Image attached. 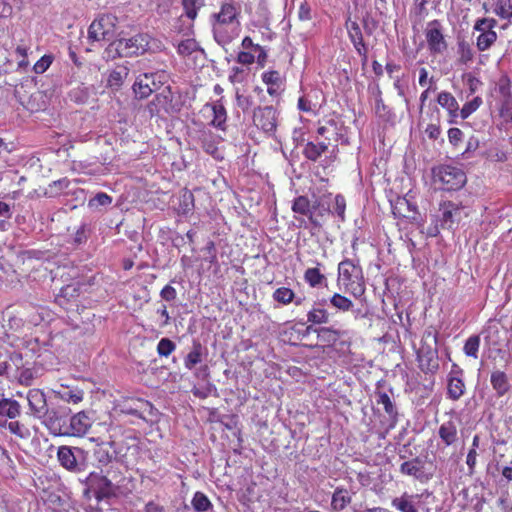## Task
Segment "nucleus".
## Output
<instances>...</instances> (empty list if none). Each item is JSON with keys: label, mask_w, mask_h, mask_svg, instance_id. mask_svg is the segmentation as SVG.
I'll list each match as a JSON object with an SVG mask.
<instances>
[{"label": "nucleus", "mask_w": 512, "mask_h": 512, "mask_svg": "<svg viewBox=\"0 0 512 512\" xmlns=\"http://www.w3.org/2000/svg\"><path fill=\"white\" fill-rule=\"evenodd\" d=\"M239 14L240 6L236 1L224 0L220 11L211 15L213 35L218 44L226 45L232 41V36L226 33L225 26L238 23Z\"/></svg>", "instance_id": "nucleus-1"}, {"label": "nucleus", "mask_w": 512, "mask_h": 512, "mask_svg": "<svg viewBox=\"0 0 512 512\" xmlns=\"http://www.w3.org/2000/svg\"><path fill=\"white\" fill-rule=\"evenodd\" d=\"M337 283L355 298H360L365 293L362 268L350 259L339 263Z\"/></svg>", "instance_id": "nucleus-2"}, {"label": "nucleus", "mask_w": 512, "mask_h": 512, "mask_svg": "<svg viewBox=\"0 0 512 512\" xmlns=\"http://www.w3.org/2000/svg\"><path fill=\"white\" fill-rule=\"evenodd\" d=\"M149 50H151V37L148 34H137L128 39L112 42L106 53L108 57H132L144 54Z\"/></svg>", "instance_id": "nucleus-3"}, {"label": "nucleus", "mask_w": 512, "mask_h": 512, "mask_svg": "<svg viewBox=\"0 0 512 512\" xmlns=\"http://www.w3.org/2000/svg\"><path fill=\"white\" fill-rule=\"evenodd\" d=\"M417 357L419 367L423 372L434 373L438 370L437 333L433 329L429 328L424 331Z\"/></svg>", "instance_id": "nucleus-4"}, {"label": "nucleus", "mask_w": 512, "mask_h": 512, "mask_svg": "<svg viewBox=\"0 0 512 512\" xmlns=\"http://www.w3.org/2000/svg\"><path fill=\"white\" fill-rule=\"evenodd\" d=\"M168 78L169 76L165 71L144 73L136 78L133 84V92L140 99L147 98L160 89L168 81Z\"/></svg>", "instance_id": "nucleus-5"}, {"label": "nucleus", "mask_w": 512, "mask_h": 512, "mask_svg": "<svg viewBox=\"0 0 512 512\" xmlns=\"http://www.w3.org/2000/svg\"><path fill=\"white\" fill-rule=\"evenodd\" d=\"M498 21L492 17L478 18L473 26V30L478 32L476 38V47L480 52H484L492 47L496 42L498 35L495 31Z\"/></svg>", "instance_id": "nucleus-6"}, {"label": "nucleus", "mask_w": 512, "mask_h": 512, "mask_svg": "<svg viewBox=\"0 0 512 512\" xmlns=\"http://www.w3.org/2000/svg\"><path fill=\"white\" fill-rule=\"evenodd\" d=\"M424 33L428 50L432 55H441L447 50L448 43L444 36L443 25L440 21L433 20L428 22Z\"/></svg>", "instance_id": "nucleus-7"}, {"label": "nucleus", "mask_w": 512, "mask_h": 512, "mask_svg": "<svg viewBox=\"0 0 512 512\" xmlns=\"http://www.w3.org/2000/svg\"><path fill=\"white\" fill-rule=\"evenodd\" d=\"M88 490L93 492L97 501L116 496L117 487L107 476L97 472H91L86 478Z\"/></svg>", "instance_id": "nucleus-8"}, {"label": "nucleus", "mask_w": 512, "mask_h": 512, "mask_svg": "<svg viewBox=\"0 0 512 512\" xmlns=\"http://www.w3.org/2000/svg\"><path fill=\"white\" fill-rule=\"evenodd\" d=\"M435 177L442 184V189L447 191L458 190L466 183L463 170L449 165L439 167Z\"/></svg>", "instance_id": "nucleus-9"}, {"label": "nucleus", "mask_w": 512, "mask_h": 512, "mask_svg": "<svg viewBox=\"0 0 512 512\" xmlns=\"http://www.w3.org/2000/svg\"><path fill=\"white\" fill-rule=\"evenodd\" d=\"M116 17L105 14L95 19L88 30L89 38L93 41H110L115 34Z\"/></svg>", "instance_id": "nucleus-10"}, {"label": "nucleus", "mask_w": 512, "mask_h": 512, "mask_svg": "<svg viewBox=\"0 0 512 512\" xmlns=\"http://www.w3.org/2000/svg\"><path fill=\"white\" fill-rule=\"evenodd\" d=\"M119 411L121 414L132 415L139 419L146 420L147 416L154 414L155 408L149 401L136 398L125 400L119 404Z\"/></svg>", "instance_id": "nucleus-11"}, {"label": "nucleus", "mask_w": 512, "mask_h": 512, "mask_svg": "<svg viewBox=\"0 0 512 512\" xmlns=\"http://www.w3.org/2000/svg\"><path fill=\"white\" fill-rule=\"evenodd\" d=\"M41 419L52 435L65 436L68 423L65 411L48 408L47 413Z\"/></svg>", "instance_id": "nucleus-12"}, {"label": "nucleus", "mask_w": 512, "mask_h": 512, "mask_svg": "<svg viewBox=\"0 0 512 512\" xmlns=\"http://www.w3.org/2000/svg\"><path fill=\"white\" fill-rule=\"evenodd\" d=\"M254 124L267 134H273L277 127V113L272 106L260 107L254 111Z\"/></svg>", "instance_id": "nucleus-13"}, {"label": "nucleus", "mask_w": 512, "mask_h": 512, "mask_svg": "<svg viewBox=\"0 0 512 512\" xmlns=\"http://www.w3.org/2000/svg\"><path fill=\"white\" fill-rule=\"evenodd\" d=\"M92 425V420L84 411L73 415L67 423L65 436H84Z\"/></svg>", "instance_id": "nucleus-14"}, {"label": "nucleus", "mask_w": 512, "mask_h": 512, "mask_svg": "<svg viewBox=\"0 0 512 512\" xmlns=\"http://www.w3.org/2000/svg\"><path fill=\"white\" fill-rule=\"evenodd\" d=\"M441 211V227L445 229H452L453 226L460 222L462 215L464 214L463 208L453 202H444L440 205Z\"/></svg>", "instance_id": "nucleus-15"}, {"label": "nucleus", "mask_w": 512, "mask_h": 512, "mask_svg": "<svg viewBox=\"0 0 512 512\" xmlns=\"http://www.w3.org/2000/svg\"><path fill=\"white\" fill-rule=\"evenodd\" d=\"M29 414L35 418H42L47 413L48 405L44 392L40 389H30L27 392Z\"/></svg>", "instance_id": "nucleus-16"}, {"label": "nucleus", "mask_w": 512, "mask_h": 512, "mask_svg": "<svg viewBox=\"0 0 512 512\" xmlns=\"http://www.w3.org/2000/svg\"><path fill=\"white\" fill-rule=\"evenodd\" d=\"M80 453V448L70 446H60L57 451V460L60 465L70 472H80L82 469L77 461L75 453Z\"/></svg>", "instance_id": "nucleus-17"}, {"label": "nucleus", "mask_w": 512, "mask_h": 512, "mask_svg": "<svg viewBox=\"0 0 512 512\" xmlns=\"http://www.w3.org/2000/svg\"><path fill=\"white\" fill-rule=\"evenodd\" d=\"M392 212L395 217L405 218L411 222H418L419 214L417 208L406 198H398L392 205Z\"/></svg>", "instance_id": "nucleus-18"}, {"label": "nucleus", "mask_w": 512, "mask_h": 512, "mask_svg": "<svg viewBox=\"0 0 512 512\" xmlns=\"http://www.w3.org/2000/svg\"><path fill=\"white\" fill-rule=\"evenodd\" d=\"M261 78L267 85V92L270 96H278L284 90L283 78L279 71H266L262 74Z\"/></svg>", "instance_id": "nucleus-19"}, {"label": "nucleus", "mask_w": 512, "mask_h": 512, "mask_svg": "<svg viewBox=\"0 0 512 512\" xmlns=\"http://www.w3.org/2000/svg\"><path fill=\"white\" fill-rule=\"evenodd\" d=\"M437 103L445 110L450 116V123H455L459 117V104L456 98L447 91H442L437 96Z\"/></svg>", "instance_id": "nucleus-20"}, {"label": "nucleus", "mask_w": 512, "mask_h": 512, "mask_svg": "<svg viewBox=\"0 0 512 512\" xmlns=\"http://www.w3.org/2000/svg\"><path fill=\"white\" fill-rule=\"evenodd\" d=\"M438 435L446 446L455 444L458 440V429L454 421L449 420L440 425Z\"/></svg>", "instance_id": "nucleus-21"}, {"label": "nucleus", "mask_w": 512, "mask_h": 512, "mask_svg": "<svg viewBox=\"0 0 512 512\" xmlns=\"http://www.w3.org/2000/svg\"><path fill=\"white\" fill-rule=\"evenodd\" d=\"M400 472L407 476H412L417 480H423V462L419 458H413L400 465Z\"/></svg>", "instance_id": "nucleus-22"}, {"label": "nucleus", "mask_w": 512, "mask_h": 512, "mask_svg": "<svg viewBox=\"0 0 512 512\" xmlns=\"http://www.w3.org/2000/svg\"><path fill=\"white\" fill-rule=\"evenodd\" d=\"M348 34L351 42L353 43L357 53L361 56H365L367 53L366 46L364 44L362 31L360 26L356 22H351L348 26Z\"/></svg>", "instance_id": "nucleus-23"}, {"label": "nucleus", "mask_w": 512, "mask_h": 512, "mask_svg": "<svg viewBox=\"0 0 512 512\" xmlns=\"http://www.w3.org/2000/svg\"><path fill=\"white\" fill-rule=\"evenodd\" d=\"M491 11L501 20L512 21V0H493Z\"/></svg>", "instance_id": "nucleus-24"}, {"label": "nucleus", "mask_w": 512, "mask_h": 512, "mask_svg": "<svg viewBox=\"0 0 512 512\" xmlns=\"http://www.w3.org/2000/svg\"><path fill=\"white\" fill-rule=\"evenodd\" d=\"M490 381L498 397L504 396L510 389L508 377L503 371L492 372Z\"/></svg>", "instance_id": "nucleus-25"}, {"label": "nucleus", "mask_w": 512, "mask_h": 512, "mask_svg": "<svg viewBox=\"0 0 512 512\" xmlns=\"http://www.w3.org/2000/svg\"><path fill=\"white\" fill-rule=\"evenodd\" d=\"M417 496L410 495L407 492L403 493L400 497L392 499L391 505L393 508L400 512H418L414 503V498Z\"/></svg>", "instance_id": "nucleus-26"}, {"label": "nucleus", "mask_w": 512, "mask_h": 512, "mask_svg": "<svg viewBox=\"0 0 512 512\" xmlns=\"http://www.w3.org/2000/svg\"><path fill=\"white\" fill-rule=\"evenodd\" d=\"M21 413V405L18 401L10 398H2L0 400V416L9 419L17 418Z\"/></svg>", "instance_id": "nucleus-27"}, {"label": "nucleus", "mask_w": 512, "mask_h": 512, "mask_svg": "<svg viewBox=\"0 0 512 512\" xmlns=\"http://www.w3.org/2000/svg\"><path fill=\"white\" fill-rule=\"evenodd\" d=\"M457 61L462 65H468L474 59L475 52L472 45L466 40L457 42Z\"/></svg>", "instance_id": "nucleus-28"}, {"label": "nucleus", "mask_w": 512, "mask_h": 512, "mask_svg": "<svg viewBox=\"0 0 512 512\" xmlns=\"http://www.w3.org/2000/svg\"><path fill=\"white\" fill-rule=\"evenodd\" d=\"M317 133L325 138V142L330 145L331 141L338 139L337 122L333 119L327 120L324 124L319 125Z\"/></svg>", "instance_id": "nucleus-29"}, {"label": "nucleus", "mask_w": 512, "mask_h": 512, "mask_svg": "<svg viewBox=\"0 0 512 512\" xmlns=\"http://www.w3.org/2000/svg\"><path fill=\"white\" fill-rule=\"evenodd\" d=\"M304 280L312 288H318L327 283L326 276L318 267L308 268L304 273Z\"/></svg>", "instance_id": "nucleus-30"}, {"label": "nucleus", "mask_w": 512, "mask_h": 512, "mask_svg": "<svg viewBox=\"0 0 512 512\" xmlns=\"http://www.w3.org/2000/svg\"><path fill=\"white\" fill-rule=\"evenodd\" d=\"M327 149L328 143L325 141L318 143L308 142L303 149V154L307 159L317 161Z\"/></svg>", "instance_id": "nucleus-31"}, {"label": "nucleus", "mask_w": 512, "mask_h": 512, "mask_svg": "<svg viewBox=\"0 0 512 512\" xmlns=\"http://www.w3.org/2000/svg\"><path fill=\"white\" fill-rule=\"evenodd\" d=\"M206 107L210 108L213 113L211 124L219 129H224L227 117L226 109L224 106L219 101H217L213 104H207Z\"/></svg>", "instance_id": "nucleus-32"}, {"label": "nucleus", "mask_w": 512, "mask_h": 512, "mask_svg": "<svg viewBox=\"0 0 512 512\" xmlns=\"http://www.w3.org/2000/svg\"><path fill=\"white\" fill-rule=\"evenodd\" d=\"M203 347L200 342H193L191 351L184 359V365L187 369H193L197 364L202 362Z\"/></svg>", "instance_id": "nucleus-33"}, {"label": "nucleus", "mask_w": 512, "mask_h": 512, "mask_svg": "<svg viewBox=\"0 0 512 512\" xmlns=\"http://www.w3.org/2000/svg\"><path fill=\"white\" fill-rule=\"evenodd\" d=\"M0 425L8 429L10 433L14 434L20 439L27 440L31 437L30 429L19 421L7 422V420H5L4 423H1Z\"/></svg>", "instance_id": "nucleus-34"}, {"label": "nucleus", "mask_w": 512, "mask_h": 512, "mask_svg": "<svg viewBox=\"0 0 512 512\" xmlns=\"http://www.w3.org/2000/svg\"><path fill=\"white\" fill-rule=\"evenodd\" d=\"M351 502V497L349 496V493L344 488H337L333 495H332V501L331 506L333 510L335 511H342L346 508V506Z\"/></svg>", "instance_id": "nucleus-35"}, {"label": "nucleus", "mask_w": 512, "mask_h": 512, "mask_svg": "<svg viewBox=\"0 0 512 512\" xmlns=\"http://www.w3.org/2000/svg\"><path fill=\"white\" fill-rule=\"evenodd\" d=\"M465 392L463 379L458 376H451L448 381V396L452 400L460 399Z\"/></svg>", "instance_id": "nucleus-36"}, {"label": "nucleus", "mask_w": 512, "mask_h": 512, "mask_svg": "<svg viewBox=\"0 0 512 512\" xmlns=\"http://www.w3.org/2000/svg\"><path fill=\"white\" fill-rule=\"evenodd\" d=\"M129 74V69L126 66H118L112 70L108 76L107 83L111 88L120 87Z\"/></svg>", "instance_id": "nucleus-37"}, {"label": "nucleus", "mask_w": 512, "mask_h": 512, "mask_svg": "<svg viewBox=\"0 0 512 512\" xmlns=\"http://www.w3.org/2000/svg\"><path fill=\"white\" fill-rule=\"evenodd\" d=\"M330 305L335 308L336 310L340 312H348L353 311L354 304L353 302L347 298L346 296L340 294V293H334L329 298Z\"/></svg>", "instance_id": "nucleus-38"}, {"label": "nucleus", "mask_w": 512, "mask_h": 512, "mask_svg": "<svg viewBox=\"0 0 512 512\" xmlns=\"http://www.w3.org/2000/svg\"><path fill=\"white\" fill-rule=\"evenodd\" d=\"M191 504L195 512H208L213 509L209 498L199 491L194 494Z\"/></svg>", "instance_id": "nucleus-39"}, {"label": "nucleus", "mask_w": 512, "mask_h": 512, "mask_svg": "<svg viewBox=\"0 0 512 512\" xmlns=\"http://www.w3.org/2000/svg\"><path fill=\"white\" fill-rule=\"evenodd\" d=\"M377 404L383 405L385 412L390 418L395 419L397 411L389 395L385 392H377L375 394Z\"/></svg>", "instance_id": "nucleus-40"}, {"label": "nucleus", "mask_w": 512, "mask_h": 512, "mask_svg": "<svg viewBox=\"0 0 512 512\" xmlns=\"http://www.w3.org/2000/svg\"><path fill=\"white\" fill-rule=\"evenodd\" d=\"M329 313L323 307H314L307 314V320L313 324H326L329 322Z\"/></svg>", "instance_id": "nucleus-41"}, {"label": "nucleus", "mask_w": 512, "mask_h": 512, "mask_svg": "<svg viewBox=\"0 0 512 512\" xmlns=\"http://www.w3.org/2000/svg\"><path fill=\"white\" fill-rule=\"evenodd\" d=\"M57 394L63 401L73 404H78L79 402H81L84 396L83 391L78 388H65L61 391H58Z\"/></svg>", "instance_id": "nucleus-42"}, {"label": "nucleus", "mask_w": 512, "mask_h": 512, "mask_svg": "<svg viewBox=\"0 0 512 512\" xmlns=\"http://www.w3.org/2000/svg\"><path fill=\"white\" fill-rule=\"evenodd\" d=\"M330 212L329 202L327 201L325 204H321V207L318 210L315 212L312 211L309 221L314 227L320 228L325 217L328 216Z\"/></svg>", "instance_id": "nucleus-43"}, {"label": "nucleus", "mask_w": 512, "mask_h": 512, "mask_svg": "<svg viewBox=\"0 0 512 512\" xmlns=\"http://www.w3.org/2000/svg\"><path fill=\"white\" fill-rule=\"evenodd\" d=\"M292 210L295 213L308 216L309 218L310 215L312 214L311 201L306 196H299L294 199L292 204Z\"/></svg>", "instance_id": "nucleus-44"}, {"label": "nucleus", "mask_w": 512, "mask_h": 512, "mask_svg": "<svg viewBox=\"0 0 512 512\" xmlns=\"http://www.w3.org/2000/svg\"><path fill=\"white\" fill-rule=\"evenodd\" d=\"M94 456L97 462L102 466L108 465L114 458L110 449L105 446L104 442L98 444V447L94 451Z\"/></svg>", "instance_id": "nucleus-45"}, {"label": "nucleus", "mask_w": 512, "mask_h": 512, "mask_svg": "<svg viewBox=\"0 0 512 512\" xmlns=\"http://www.w3.org/2000/svg\"><path fill=\"white\" fill-rule=\"evenodd\" d=\"M295 297L294 292L287 287H280L273 293V299L283 305L290 304Z\"/></svg>", "instance_id": "nucleus-46"}, {"label": "nucleus", "mask_w": 512, "mask_h": 512, "mask_svg": "<svg viewBox=\"0 0 512 512\" xmlns=\"http://www.w3.org/2000/svg\"><path fill=\"white\" fill-rule=\"evenodd\" d=\"M483 101L482 98L477 96L471 101L465 103L463 107L459 108V116L462 119H467L472 113H474L481 105Z\"/></svg>", "instance_id": "nucleus-47"}, {"label": "nucleus", "mask_w": 512, "mask_h": 512, "mask_svg": "<svg viewBox=\"0 0 512 512\" xmlns=\"http://www.w3.org/2000/svg\"><path fill=\"white\" fill-rule=\"evenodd\" d=\"M186 16L194 20L197 17L198 10L204 5V0H182Z\"/></svg>", "instance_id": "nucleus-48"}, {"label": "nucleus", "mask_w": 512, "mask_h": 512, "mask_svg": "<svg viewBox=\"0 0 512 512\" xmlns=\"http://www.w3.org/2000/svg\"><path fill=\"white\" fill-rule=\"evenodd\" d=\"M480 346V337L478 335L470 336L464 345V352L467 356L477 358Z\"/></svg>", "instance_id": "nucleus-49"}, {"label": "nucleus", "mask_w": 512, "mask_h": 512, "mask_svg": "<svg viewBox=\"0 0 512 512\" xmlns=\"http://www.w3.org/2000/svg\"><path fill=\"white\" fill-rule=\"evenodd\" d=\"M198 49L199 45L195 39L183 40L177 46V52L182 56H188Z\"/></svg>", "instance_id": "nucleus-50"}, {"label": "nucleus", "mask_w": 512, "mask_h": 512, "mask_svg": "<svg viewBox=\"0 0 512 512\" xmlns=\"http://www.w3.org/2000/svg\"><path fill=\"white\" fill-rule=\"evenodd\" d=\"M112 203V197L106 193L99 192L89 200V207L97 209L101 206H109Z\"/></svg>", "instance_id": "nucleus-51"}, {"label": "nucleus", "mask_w": 512, "mask_h": 512, "mask_svg": "<svg viewBox=\"0 0 512 512\" xmlns=\"http://www.w3.org/2000/svg\"><path fill=\"white\" fill-rule=\"evenodd\" d=\"M175 349V343L168 338H162L157 345V353L159 356L168 357Z\"/></svg>", "instance_id": "nucleus-52"}, {"label": "nucleus", "mask_w": 512, "mask_h": 512, "mask_svg": "<svg viewBox=\"0 0 512 512\" xmlns=\"http://www.w3.org/2000/svg\"><path fill=\"white\" fill-rule=\"evenodd\" d=\"M345 209L346 200L344 196L337 194L334 199V213L341 219V221L345 220Z\"/></svg>", "instance_id": "nucleus-53"}, {"label": "nucleus", "mask_w": 512, "mask_h": 512, "mask_svg": "<svg viewBox=\"0 0 512 512\" xmlns=\"http://www.w3.org/2000/svg\"><path fill=\"white\" fill-rule=\"evenodd\" d=\"M53 57L51 55L42 56L33 66V70L36 74L44 73L52 64Z\"/></svg>", "instance_id": "nucleus-54"}, {"label": "nucleus", "mask_w": 512, "mask_h": 512, "mask_svg": "<svg viewBox=\"0 0 512 512\" xmlns=\"http://www.w3.org/2000/svg\"><path fill=\"white\" fill-rule=\"evenodd\" d=\"M236 104L237 106L242 109L244 112L248 111L252 105L253 101L250 96H246L243 94H240L239 92L236 93Z\"/></svg>", "instance_id": "nucleus-55"}, {"label": "nucleus", "mask_w": 512, "mask_h": 512, "mask_svg": "<svg viewBox=\"0 0 512 512\" xmlns=\"http://www.w3.org/2000/svg\"><path fill=\"white\" fill-rule=\"evenodd\" d=\"M160 296L163 300L167 302L174 301L177 297V291L173 286L166 285L161 290Z\"/></svg>", "instance_id": "nucleus-56"}, {"label": "nucleus", "mask_w": 512, "mask_h": 512, "mask_svg": "<svg viewBox=\"0 0 512 512\" xmlns=\"http://www.w3.org/2000/svg\"><path fill=\"white\" fill-rule=\"evenodd\" d=\"M463 138V132L459 128H450L448 130V140L449 142L457 146Z\"/></svg>", "instance_id": "nucleus-57"}, {"label": "nucleus", "mask_w": 512, "mask_h": 512, "mask_svg": "<svg viewBox=\"0 0 512 512\" xmlns=\"http://www.w3.org/2000/svg\"><path fill=\"white\" fill-rule=\"evenodd\" d=\"M255 55L251 51H241L238 53L237 62L242 65H250L254 63Z\"/></svg>", "instance_id": "nucleus-58"}, {"label": "nucleus", "mask_w": 512, "mask_h": 512, "mask_svg": "<svg viewBox=\"0 0 512 512\" xmlns=\"http://www.w3.org/2000/svg\"><path fill=\"white\" fill-rule=\"evenodd\" d=\"M182 202L184 205V212H188L194 207V197L190 191H185L182 195Z\"/></svg>", "instance_id": "nucleus-59"}, {"label": "nucleus", "mask_w": 512, "mask_h": 512, "mask_svg": "<svg viewBox=\"0 0 512 512\" xmlns=\"http://www.w3.org/2000/svg\"><path fill=\"white\" fill-rule=\"evenodd\" d=\"M298 18L301 21H308L311 19V8L306 2L300 5L298 9Z\"/></svg>", "instance_id": "nucleus-60"}, {"label": "nucleus", "mask_w": 512, "mask_h": 512, "mask_svg": "<svg viewBox=\"0 0 512 512\" xmlns=\"http://www.w3.org/2000/svg\"><path fill=\"white\" fill-rule=\"evenodd\" d=\"M476 458H477V451L475 449H470L467 458H466V464L469 468L470 474L474 473V468L476 466Z\"/></svg>", "instance_id": "nucleus-61"}, {"label": "nucleus", "mask_w": 512, "mask_h": 512, "mask_svg": "<svg viewBox=\"0 0 512 512\" xmlns=\"http://www.w3.org/2000/svg\"><path fill=\"white\" fill-rule=\"evenodd\" d=\"M429 83V86H432L435 83V80L433 77L428 79V71L426 68L422 67L419 70V84L421 86H426Z\"/></svg>", "instance_id": "nucleus-62"}, {"label": "nucleus", "mask_w": 512, "mask_h": 512, "mask_svg": "<svg viewBox=\"0 0 512 512\" xmlns=\"http://www.w3.org/2000/svg\"><path fill=\"white\" fill-rule=\"evenodd\" d=\"M425 133L429 139L436 140L440 136L441 130L439 126L435 124H429L425 129Z\"/></svg>", "instance_id": "nucleus-63"}, {"label": "nucleus", "mask_w": 512, "mask_h": 512, "mask_svg": "<svg viewBox=\"0 0 512 512\" xmlns=\"http://www.w3.org/2000/svg\"><path fill=\"white\" fill-rule=\"evenodd\" d=\"M255 53H257L256 59H257L258 65L261 67H264L266 60H267L266 50L262 46H257Z\"/></svg>", "instance_id": "nucleus-64"}]
</instances>
